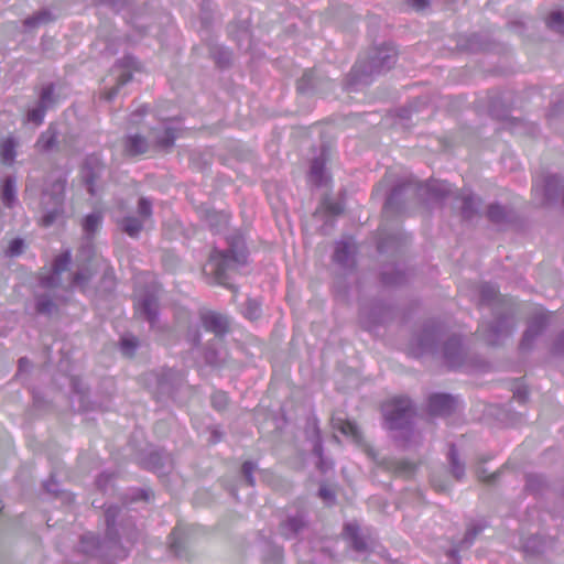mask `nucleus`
Listing matches in <instances>:
<instances>
[{"label": "nucleus", "instance_id": "63", "mask_svg": "<svg viewBox=\"0 0 564 564\" xmlns=\"http://www.w3.org/2000/svg\"><path fill=\"white\" fill-rule=\"evenodd\" d=\"M383 282H384V283H393V281H390V280L388 279V276H387V274H386V273L383 274Z\"/></svg>", "mask_w": 564, "mask_h": 564}, {"label": "nucleus", "instance_id": "64", "mask_svg": "<svg viewBox=\"0 0 564 564\" xmlns=\"http://www.w3.org/2000/svg\"><path fill=\"white\" fill-rule=\"evenodd\" d=\"M379 322H381V318H376V319L373 321V323H379Z\"/></svg>", "mask_w": 564, "mask_h": 564}, {"label": "nucleus", "instance_id": "61", "mask_svg": "<svg viewBox=\"0 0 564 564\" xmlns=\"http://www.w3.org/2000/svg\"><path fill=\"white\" fill-rule=\"evenodd\" d=\"M189 340L193 345H197L199 343V333L195 332L193 335H189Z\"/></svg>", "mask_w": 564, "mask_h": 564}, {"label": "nucleus", "instance_id": "18", "mask_svg": "<svg viewBox=\"0 0 564 564\" xmlns=\"http://www.w3.org/2000/svg\"><path fill=\"white\" fill-rule=\"evenodd\" d=\"M425 192L432 199H444L453 193V189L448 182L431 181L425 185Z\"/></svg>", "mask_w": 564, "mask_h": 564}, {"label": "nucleus", "instance_id": "57", "mask_svg": "<svg viewBox=\"0 0 564 564\" xmlns=\"http://www.w3.org/2000/svg\"><path fill=\"white\" fill-rule=\"evenodd\" d=\"M484 471H479L478 474V478L481 480V481H485V482H488V484H494L496 481V479L498 478L499 476V473H495V474H491L490 476L488 477H485L482 475Z\"/></svg>", "mask_w": 564, "mask_h": 564}, {"label": "nucleus", "instance_id": "52", "mask_svg": "<svg viewBox=\"0 0 564 564\" xmlns=\"http://www.w3.org/2000/svg\"><path fill=\"white\" fill-rule=\"evenodd\" d=\"M481 531V528H470L467 530L466 534H465V539H464V542L467 544V545H470L473 544L476 535Z\"/></svg>", "mask_w": 564, "mask_h": 564}, {"label": "nucleus", "instance_id": "59", "mask_svg": "<svg viewBox=\"0 0 564 564\" xmlns=\"http://www.w3.org/2000/svg\"><path fill=\"white\" fill-rule=\"evenodd\" d=\"M431 481H432L433 487H434L436 490H438V491H445V490H447V488H448V486H447V485H445V484H443V482H441V481H437L435 477H433Z\"/></svg>", "mask_w": 564, "mask_h": 564}, {"label": "nucleus", "instance_id": "27", "mask_svg": "<svg viewBox=\"0 0 564 564\" xmlns=\"http://www.w3.org/2000/svg\"><path fill=\"white\" fill-rule=\"evenodd\" d=\"M144 221L134 216H127L120 221L121 229L130 237L135 238L142 230Z\"/></svg>", "mask_w": 564, "mask_h": 564}, {"label": "nucleus", "instance_id": "20", "mask_svg": "<svg viewBox=\"0 0 564 564\" xmlns=\"http://www.w3.org/2000/svg\"><path fill=\"white\" fill-rule=\"evenodd\" d=\"M17 141L12 137L0 141V159L3 164L11 165L17 156Z\"/></svg>", "mask_w": 564, "mask_h": 564}, {"label": "nucleus", "instance_id": "29", "mask_svg": "<svg viewBox=\"0 0 564 564\" xmlns=\"http://www.w3.org/2000/svg\"><path fill=\"white\" fill-rule=\"evenodd\" d=\"M50 21H52L51 12L48 10H42V11L26 18L23 21V24L28 30H33V29H36L40 25L45 24Z\"/></svg>", "mask_w": 564, "mask_h": 564}, {"label": "nucleus", "instance_id": "55", "mask_svg": "<svg viewBox=\"0 0 564 564\" xmlns=\"http://www.w3.org/2000/svg\"><path fill=\"white\" fill-rule=\"evenodd\" d=\"M429 0H411V6L416 11H423L429 7Z\"/></svg>", "mask_w": 564, "mask_h": 564}, {"label": "nucleus", "instance_id": "34", "mask_svg": "<svg viewBox=\"0 0 564 564\" xmlns=\"http://www.w3.org/2000/svg\"><path fill=\"white\" fill-rule=\"evenodd\" d=\"M437 338V333L433 328H425L419 338V346L422 351L432 350Z\"/></svg>", "mask_w": 564, "mask_h": 564}, {"label": "nucleus", "instance_id": "31", "mask_svg": "<svg viewBox=\"0 0 564 564\" xmlns=\"http://www.w3.org/2000/svg\"><path fill=\"white\" fill-rule=\"evenodd\" d=\"M206 223L210 228L219 230L228 224V216L225 213H218L216 210H207L205 216Z\"/></svg>", "mask_w": 564, "mask_h": 564}, {"label": "nucleus", "instance_id": "9", "mask_svg": "<svg viewBox=\"0 0 564 564\" xmlns=\"http://www.w3.org/2000/svg\"><path fill=\"white\" fill-rule=\"evenodd\" d=\"M199 318L203 327L216 337L224 336L229 329V319L221 313L203 310L199 313Z\"/></svg>", "mask_w": 564, "mask_h": 564}, {"label": "nucleus", "instance_id": "39", "mask_svg": "<svg viewBox=\"0 0 564 564\" xmlns=\"http://www.w3.org/2000/svg\"><path fill=\"white\" fill-rule=\"evenodd\" d=\"M546 25L550 29H553L556 31L562 30L564 26V11H562V10L552 11L546 19Z\"/></svg>", "mask_w": 564, "mask_h": 564}, {"label": "nucleus", "instance_id": "25", "mask_svg": "<svg viewBox=\"0 0 564 564\" xmlns=\"http://www.w3.org/2000/svg\"><path fill=\"white\" fill-rule=\"evenodd\" d=\"M17 184L15 178L8 176L1 188V202L6 207H11L15 200Z\"/></svg>", "mask_w": 564, "mask_h": 564}, {"label": "nucleus", "instance_id": "1", "mask_svg": "<svg viewBox=\"0 0 564 564\" xmlns=\"http://www.w3.org/2000/svg\"><path fill=\"white\" fill-rule=\"evenodd\" d=\"M246 260L245 243L241 239H235L229 242L226 251L215 249L210 253L205 270L214 276L217 284L235 291V286L229 283L230 274L243 265Z\"/></svg>", "mask_w": 564, "mask_h": 564}, {"label": "nucleus", "instance_id": "16", "mask_svg": "<svg viewBox=\"0 0 564 564\" xmlns=\"http://www.w3.org/2000/svg\"><path fill=\"white\" fill-rule=\"evenodd\" d=\"M151 142L140 134H130L124 140V151L128 155H140L148 152Z\"/></svg>", "mask_w": 564, "mask_h": 564}, {"label": "nucleus", "instance_id": "54", "mask_svg": "<svg viewBox=\"0 0 564 564\" xmlns=\"http://www.w3.org/2000/svg\"><path fill=\"white\" fill-rule=\"evenodd\" d=\"M311 82H312V72H305L299 83V89L304 90L306 88V86L312 85Z\"/></svg>", "mask_w": 564, "mask_h": 564}, {"label": "nucleus", "instance_id": "40", "mask_svg": "<svg viewBox=\"0 0 564 564\" xmlns=\"http://www.w3.org/2000/svg\"><path fill=\"white\" fill-rule=\"evenodd\" d=\"M242 313L248 319L256 321L261 315L260 304L256 300H248Z\"/></svg>", "mask_w": 564, "mask_h": 564}, {"label": "nucleus", "instance_id": "2", "mask_svg": "<svg viewBox=\"0 0 564 564\" xmlns=\"http://www.w3.org/2000/svg\"><path fill=\"white\" fill-rule=\"evenodd\" d=\"M64 183L54 182L50 188H45L40 199L41 218L40 224L43 227H50L55 224L64 213Z\"/></svg>", "mask_w": 564, "mask_h": 564}, {"label": "nucleus", "instance_id": "8", "mask_svg": "<svg viewBox=\"0 0 564 564\" xmlns=\"http://www.w3.org/2000/svg\"><path fill=\"white\" fill-rule=\"evenodd\" d=\"M357 246L351 238L343 239L335 246L334 262L344 270H351L356 264Z\"/></svg>", "mask_w": 564, "mask_h": 564}, {"label": "nucleus", "instance_id": "7", "mask_svg": "<svg viewBox=\"0 0 564 564\" xmlns=\"http://www.w3.org/2000/svg\"><path fill=\"white\" fill-rule=\"evenodd\" d=\"M562 188V181L556 175H547L542 180V185H540L539 180H534L532 191L534 195L541 193L540 204H549L555 200L560 196V191Z\"/></svg>", "mask_w": 564, "mask_h": 564}, {"label": "nucleus", "instance_id": "12", "mask_svg": "<svg viewBox=\"0 0 564 564\" xmlns=\"http://www.w3.org/2000/svg\"><path fill=\"white\" fill-rule=\"evenodd\" d=\"M150 134L152 145L161 150L171 149L176 139V130L166 121H163L160 127L153 128Z\"/></svg>", "mask_w": 564, "mask_h": 564}, {"label": "nucleus", "instance_id": "53", "mask_svg": "<svg viewBox=\"0 0 564 564\" xmlns=\"http://www.w3.org/2000/svg\"><path fill=\"white\" fill-rule=\"evenodd\" d=\"M54 475L51 476L50 480L45 481L44 482V489L45 491H47L48 494H57L58 492V488H57V484L54 479Z\"/></svg>", "mask_w": 564, "mask_h": 564}, {"label": "nucleus", "instance_id": "24", "mask_svg": "<svg viewBox=\"0 0 564 564\" xmlns=\"http://www.w3.org/2000/svg\"><path fill=\"white\" fill-rule=\"evenodd\" d=\"M102 224V214L101 212H93L88 214L83 220V230L85 235L90 238L93 237L101 227Z\"/></svg>", "mask_w": 564, "mask_h": 564}, {"label": "nucleus", "instance_id": "28", "mask_svg": "<svg viewBox=\"0 0 564 564\" xmlns=\"http://www.w3.org/2000/svg\"><path fill=\"white\" fill-rule=\"evenodd\" d=\"M304 525L303 517L297 514L289 518L282 525L281 532L285 538L294 536Z\"/></svg>", "mask_w": 564, "mask_h": 564}, {"label": "nucleus", "instance_id": "47", "mask_svg": "<svg viewBox=\"0 0 564 564\" xmlns=\"http://www.w3.org/2000/svg\"><path fill=\"white\" fill-rule=\"evenodd\" d=\"M24 241L20 238L13 239L8 247L7 253L11 257H17L22 253Z\"/></svg>", "mask_w": 564, "mask_h": 564}, {"label": "nucleus", "instance_id": "13", "mask_svg": "<svg viewBox=\"0 0 564 564\" xmlns=\"http://www.w3.org/2000/svg\"><path fill=\"white\" fill-rule=\"evenodd\" d=\"M457 400L445 393H435L429 399V411L433 415H449L455 411Z\"/></svg>", "mask_w": 564, "mask_h": 564}, {"label": "nucleus", "instance_id": "21", "mask_svg": "<svg viewBox=\"0 0 564 564\" xmlns=\"http://www.w3.org/2000/svg\"><path fill=\"white\" fill-rule=\"evenodd\" d=\"M333 426L341 434L351 437L355 442L361 441L359 429L354 422L341 419H333Z\"/></svg>", "mask_w": 564, "mask_h": 564}, {"label": "nucleus", "instance_id": "35", "mask_svg": "<svg viewBox=\"0 0 564 564\" xmlns=\"http://www.w3.org/2000/svg\"><path fill=\"white\" fill-rule=\"evenodd\" d=\"M321 209L327 215L337 216L344 212V205L339 200H334L329 196H325L322 200Z\"/></svg>", "mask_w": 564, "mask_h": 564}, {"label": "nucleus", "instance_id": "15", "mask_svg": "<svg viewBox=\"0 0 564 564\" xmlns=\"http://www.w3.org/2000/svg\"><path fill=\"white\" fill-rule=\"evenodd\" d=\"M481 337L489 344V345H498L500 343V339L502 336H506L509 334L510 329L508 327V322L506 318H499L495 324L488 326L485 328V326H481V329H479Z\"/></svg>", "mask_w": 564, "mask_h": 564}, {"label": "nucleus", "instance_id": "37", "mask_svg": "<svg viewBox=\"0 0 564 564\" xmlns=\"http://www.w3.org/2000/svg\"><path fill=\"white\" fill-rule=\"evenodd\" d=\"M56 98L54 96V85L48 84L45 87H43L41 95H40V104L47 107L50 109L56 104Z\"/></svg>", "mask_w": 564, "mask_h": 564}, {"label": "nucleus", "instance_id": "26", "mask_svg": "<svg viewBox=\"0 0 564 564\" xmlns=\"http://www.w3.org/2000/svg\"><path fill=\"white\" fill-rule=\"evenodd\" d=\"M344 534L351 543V546L356 551H365L367 549V544L365 540L359 535L358 527L354 523H348L344 528Z\"/></svg>", "mask_w": 564, "mask_h": 564}, {"label": "nucleus", "instance_id": "30", "mask_svg": "<svg viewBox=\"0 0 564 564\" xmlns=\"http://www.w3.org/2000/svg\"><path fill=\"white\" fill-rule=\"evenodd\" d=\"M448 460L453 476L458 480L462 479L463 476L465 475V466L464 464H460L455 445L453 444L449 447Z\"/></svg>", "mask_w": 564, "mask_h": 564}, {"label": "nucleus", "instance_id": "11", "mask_svg": "<svg viewBox=\"0 0 564 564\" xmlns=\"http://www.w3.org/2000/svg\"><path fill=\"white\" fill-rule=\"evenodd\" d=\"M552 316L551 313H544L539 311L529 322L528 328L523 334L521 340V348L529 349L535 338L545 329L549 324V319Z\"/></svg>", "mask_w": 564, "mask_h": 564}, {"label": "nucleus", "instance_id": "33", "mask_svg": "<svg viewBox=\"0 0 564 564\" xmlns=\"http://www.w3.org/2000/svg\"><path fill=\"white\" fill-rule=\"evenodd\" d=\"M487 216L490 221L499 225L506 223L509 219L508 212L499 204H491L488 207Z\"/></svg>", "mask_w": 564, "mask_h": 564}, {"label": "nucleus", "instance_id": "42", "mask_svg": "<svg viewBox=\"0 0 564 564\" xmlns=\"http://www.w3.org/2000/svg\"><path fill=\"white\" fill-rule=\"evenodd\" d=\"M46 110H47V107H45L39 102V105L36 107L29 110L28 120L30 122L35 123L36 126L41 124L43 122Z\"/></svg>", "mask_w": 564, "mask_h": 564}, {"label": "nucleus", "instance_id": "56", "mask_svg": "<svg viewBox=\"0 0 564 564\" xmlns=\"http://www.w3.org/2000/svg\"><path fill=\"white\" fill-rule=\"evenodd\" d=\"M319 496L324 499V500H333L334 499V494L330 489L326 488V487H321L319 488Z\"/></svg>", "mask_w": 564, "mask_h": 564}, {"label": "nucleus", "instance_id": "60", "mask_svg": "<svg viewBox=\"0 0 564 564\" xmlns=\"http://www.w3.org/2000/svg\"><path fill=\"white\" fill-rule=\"evenodd\" d=\"M316 456L321 457L323 453V446L319 440L316 441L313 448Z\"/></svg>", "mask_w": 564, "mask_h": 564}, {"label": "nucleus", "instance_id": "10", "mask_svg": "<svg viewBox=\"0 0 564 564\" xmlns=\"http://www.w3.org/2000/svg\"><path fill=\"white\" fill-rule=\"evenodd\" d=\"M70 252L65 251L58 257L55 258L53 262V269L52 272L48 274H43L40 278V284L43 288H55L59 284L61 275L68 271L69 264H70Z\"/></svg>", "mask_w": 564, "mask_h": 564}, {"label": "nucleus", "instance_id": "14", "mask_svg": "<svg viewBox=\"0 0 564 564\" xmlns=\"http://www.w3.org/2000/svg\"><path fill=\"white\" fill-rule=\"evenodd\" d=\"M444 359L451 368H458L464 361V348L460 337L453 336L444 345Z\"/></svg>", "mask_w": 564, "mask_h": 564}, {"label": "nucleus", "instance_id": "51", "mask_svg": "<svg viewBox=\"0 0 564 564\" xmlns=\"http://www.w3.org/2000/svg\"><path fill=\"white\" fill-rule=\"evenodd\" d=\"M399 194H400V188L399 187H394L392 189V192L390 193V195L388 196L386 203H384V210L386 212H388L390 208H392V206L394 204V200L399 196Z\"/></svg>", "mask_w": 564, "mask_h": 564}, {"label": "nucleus", "instance_id": "62", "mask_svg": "<svg viewBox=\"0 0 564 564\" xmlns=\"http://www.w3.org/2000/svg\"><path fill=\"white\" fill-rule=\"evenodd\" d=\"M170 373H171V370H169V375H170ZM166 377H167V373H164L163 379H162V381L160 382V384H161L162 387L165 384Z\"/></svg>", "mask_w": 564, "mask_h": 564}, {"label": "nucleus", "instance_id": "6", "mask_svg": "<svg viewBox=\"0 0 564 564\" xmlns=\"http://www.w3.org/2000/svg\"><path fill=\"white\" fill-rule=\"evenodd\" d=\"M138 67L139 63L133 56L127 55L118 61L110 74V77L116 80V85L105 93V98L107 100L113 99L119 88L131 80L132 74L134 70H138Z\"/></svg>", "mask_w": 564, "mask_h": 564}, {"label": "nucleus", "instance_id": "49", "mask_svg": "<svg viewBox=\"0 0 564 564\" xmlns=\"http://www.w3.org/2000/svg\"><path fill=\"white\" fill-rule=\"evenodd\" d=\"M554 355H564V332L558 335L553 346Z\"/></svg>", "mask_w": 564, "mask_h": 564}, {"label": "nucleus", "instance_id": "32", "mask_svg": "<svg viewBox=\"0 0 564 564\" xmlns=\"http://www.w3.org/2000/svg\"><path fill=\"white\" fill-rule=\"evenodd\" d=\"M479 295L481 304L491 305L499 297V292L495 285L484 283L479 288Z\"/></svg>", "mask_w": 564, "mask_h": 564}, {"label": "nucleus", "instance_id": "45", "mask_svg": "<svg viewBox=\"0 0 564 564\" xmlns=\"http://www.w3.org/2000/svg\"><path fill=\"white\" fill-rule=\"evenodd\" d=\"M181 529L176 527L170 534V547L176 554H181L182 541H181Z\"/></svg>", "mask_w": 564, "mask_h": 564}, {"label": "nucleus", "instance_id": "44", "mask_svg": "<svg viewBox=\"0 0 564 564\" xmlns=\"http://www.w3.org/2000/svg\"><path fill=\"white\" fill-rule=\"evenodd\" d=\"M138 212H139V215L141 217V219L145 223L147 220H149L152 216V204L151 202L145 198V197H142L140 198L139 200V205H138Z\"/></svg>", "mask_w": 564, "mask_h": 564}, {"label": "nucleus", "instance_id": "5", "mask_svg": "<svg viewBox=\"0 0 564 564\" xmlns=\"http://www.w3.org/2000/svg\"><path fill=\"white\" fill-rule=\"evenodd\" d=\"M134 307L135 313L147 319L151 327H154L158 321V288L151 285L143 291L137 290Z\"/></svg>", "mask_w": 564, "mask_h": 564}, {"label": "nucleus", "instance_id": "50", "mask_svg": "<svg viewBox=\"0 0 564 564\" xmlns=\"http://www.w3.org/2000/svg\"><path fill=\"white\" fill-rule=\"evenodd\" d=\"M148 112V108L145 106L139 108L137 111H134L133 113H131L130 116V122L133 123V124H139L140 123V119L145 116Z\"/></svg>", "mask_w": 564, "mask_h": 564}, {"label": "nucleus", "instance_id": "23", "mask_svg": "<svg viewBox=\"0 0 564 564\" xmlns=\"http://www.w3.org/2000/svg\"><path fill=\"white\" fill-rule=\"evenodd\" d=\"M386 467L398 476L410 477L415 471V465L409 460L391 459L386 463Z\"/></svg>", "mask_w": 564, "mask_h": 564}, {"label": "nucleus", "instance_id": "41", "mask_svg": "<svg viewBox=\"0 0 564 564\" xmlns=\"http://www.w3.org/2000/svg\"><path fill=\"white\" fill-rule=\"evenodd\" d=\"M138 347V339L133 336H124L121 338V351L127 357H132Z\"/></svg>", "mask_w": 564, "mask_h": 564}, {"label": "nucleus", "instance_id": "36", "mask_svg": "<svg viewBox=\"0 0 564 564\" xmlns=\"http://www.w3.org/2000/svg\"><path fill=\"white\" fill-rule=\"evenodd\" d=\"M56 143V133L54 131V129L52 128H48L45 132H43L41 134V137L39 138L37 142H36V145L43 150V151H47L50 149H52Z\"/></svg>", "mask_w": 564, "mask_h": 564}, {"label": "nucleus", "instance_id": "43", "mask_svg": "<svg viewBox=\"0 0 564 564\" xmlns=\"http://www.w3.org/2000/svg\"><path fill=\"white\" fill-rule=\"evenodd\" d=\"M228 395L224 391H215L212 394V405L217 411L225 410L228 405Z\"/></svg>", "mask_w": 564, "mask_h": 564}, {"label": "nucleus", "instance_id": "4", "mask_svg": "<svg viewBox=\"0 0 564 564\" xmlns=\"http://www.w3.org/2000/svg\"><path fill=\"white\" fill-rule=\"evenodd\" d=\"M397 62V50L392 45H383L372 51L368 65L358 61L352 67V73L358 77L370 76L390 69Z\"/></svg>", "mask_w": 564, "mask_h": 564}, {"label": "nucleus", "instance_id": "58", "mask_svg": "<svg viewBox=\"0 0 564 564\" xmlns=\"http://www.w3.org/2000/svg\"><path fill=\"white\" fill-rule=\"evenodd\" d=\"M31 366V362L28 358L23 357V358H20L19 360V371L22 372V371H26Z\"/></svg>", "mask_w": 564, "mask_h": 564}, {"label": "nucleus", "instance_id": "3", "mask_svg": "<svg viewBox=\"0 0 564 564\" xmlns=\"http://www.w3.org/2000/svg\"><path fill=\"white\" fill-rule=\"evenodd\" d=\"M382 413L388 429L408 431L414 409L410 399L395 397L382 404Z\"/></svg>", "mask_w": 564, "mask_h": 564}, {"label": "nucleus", "instance_id": "46", "mask_svg": "<svg viewBox=\"0 0 564 564\" xmlns=\"http://www.w3.org/2000/svg\"><path fill=\"white\" fill-rule=\"evenodd\" d=\"M119 511L120 509L116 506H108L105 511L106 523L109 532L112 531L116 524V518L119 514Z\"/></svg>", "mask_w": 564, "mask_h": 564}, {"label": "nucleus", "instance_id": "19", "mask_svg": "<svg viewBox=\"0 0 564 564\" xmlns=\"http://www.w3.org/2000/svg\"><path fill=\"white\" fill-rule=\"evenodd\" d=\"M310 181L317 186L325 185L327 175L325 173V159L323 155L315 158L311 163Z\"/></svg>", "mask_w": 564, "mask_h": 564}, {"label": "nucleus", "instance_id": "17", "mask_svg": "<svg viewBox=\"0 0 564 564\" xmlns=\"http://www.w3.org/2000/svg\"><path fill=\"white\" fill-rule=\"evenodd\" d=\"M456 198L462 202V215L465 219H470L477 214L480 200L469 191H462L457 193Z\"/></svg>", "mask_w": 564, "mask_h": 564}, {"label": "nucleus", "instance_id": "48", "mask_svg": "<svg viewBox=\"0 0 564 564\" xmlns=\"http://www.w3.org/2000/svg\"><path fill=\"white\" fill-rule=\"evenodd\" d=\"M256 470V465L252 462H245L242 465V474L248 482V485H254L253 471Z\"/></svg>", "mask_w": 564, "mask_h": 564}, {"label": "nucleus", "instance_id": "38", "mask_svg": "<svg viewBox=\"0 0 564 564\" xmlns=\"http://www.w3.org/2000/svg\"><path fill=\"white\" fill-rule=\"evenodd\" d=\"M55 310V303L48 295L36 296V311L41 314H52Z\"/></svg>", "mask_w": 564, "mask_h": 564}, {"label": "nucleus", "instance_id": "22", "mask_svg": "<svg viewBox=\"0 0 564 564\" xmlns=\"http://www.w3.org/2000/svg\"><path fill=\"white\" fill-rule=\"evenodd\" d=\"M94 272L90 268V263H85L78 268L77 272L72 276L69 285L72 288L85 290Z\"/></svg>", "mask_w": 564, "mask_h": 564}]
</instances>
